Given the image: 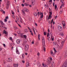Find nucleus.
<instances>
[{
  "mask_svg": "<svg viewBox=\"0 0 67 67\" xmlns=\"http://www.w3.org/2000/svg\"><path fill=\"white\" fill-rule=\"evenodd\" d=\"M42 45L43 46V50L44 51V52L46 51V48H45V40L44 38H43L42 39Z\"/></svg>",
  "mask_w": 67,
  "mask_h": 67,
  "instance_id": "1",
  "label": "nucleus"
},
{
  "mask_svg": "<svg viewBox=\"0 0 67 67\" xmlns=\"http://www.w3.org/2000/svg\"><path fill=\"white\" fill-rule=\"evenodd\" d=\"M38 15H40V20H42V13L41 12H38Z\"/></svg>",
  "mask_w": 67,
  "mask_h": 67,
  "instance_id": "2",
  "label": "nucleus"
},
{
  "mask_svg": "<svg viewBox=\"0 0 67 67\" xmlns=\"http://www.w3.org/2000/svg\"><path fill=\"white\" fill-rule=\"evenodd\" d=\"M18 16L20 20V22L21 23H24V22L23 21V20L22 19H21V17L20 16V15H18Z\"/></svg>",
  "mask_w": 67,
  "mask_h": 67,
  "instance_id": "3",
  "label": "nucleus"
},
{
  "mask_svg": "<svg viewBox=\"0 0 67 67\" xmlns=\"http://www.w3.org/2000/svg\"><path fill=\"white\" fill-rule=\"evenodd\" d=\"M67 60L65 61V62L63 66V67H67Z\"/></svg>",
  "mask_w": 67,
  "mask_h": 67,
  "instance_id": "4",
  "label": "nucleus"
},
{
  "mask_svg": "<svg viewBox=\"0 0 67 67\" xmlns=\"http://www.w3.org/2000/svg\"><path fill=\"white\" fill-rule=\"evenodd\" d=\"M31 4L32 5H34L35 4V0H32L31 1Z\"/></svg>",
  "mask_w": 67,
  "mask_h": 67,
  "instance_id": "5",
  "label": "nucleus"
},
{
  "mask_svg": "<svg viewBox=\"0 0 67 67\" xmlns=\"http://www.w3.org/2000/svg\"><path fill=\"white\" fill-rule=\"evenodd\" d=\"M7 62H12V58L11 57H10L9 58H8L7 60Z\"/></svg>",
  "mask_w": 67,
  "mask_h": 67,
  "instance_id": "6",
  "label": "nucleus"
},
{
  "mask_svg": "<svg viewBox=\"0 0 67 67\" xmlns=\"http://www.w3.org/2000/svg\"><path fill=\"white\" fill-rule=\"evenodd\" d=\"M29 49V46L27 45L25 47V49L26 51H27Z\"/></svg>",
  "mask_w": 67,
  "mask_h": 67,
  "instance_id": "7",
  "label": "nucleus"
},
{
  "mask_svg": "<svg viewBox=\"0 0 67 67\" xmlns=\"http://www.w3.org/2000/svg\"><path fill=\"white\" fill-rule=\"evenodd\" d=\"M17 33H18L19 36H20V37H22L23 35V34L20 33V32L19 31H18L17 32Z\"/></svg>",
  "mask_w": 67,
  "mask_h": 67,
  "instance_id": "8",
  "label": "nucleus"
},
{
  "mask_svg": "<svg viewBox=\"0 0 67 67\" xmlns=\"http://www.w3.org/2000/svg\"><path fill=\"white\" fill-rule=\"evenodd\" d=\"M62 26H58V30H59V31H62Z\"/></svg>",
  "mask_w": 67,
  "mask_h": 67,
  "instance_id": "9",
  "label": "nucleus"
},
{
  "mask_svg": "<svg viewBox=\"0 0 67 67\" xmlns=\"http://www.w3.org/2000/svg\"><path fill=\"white\" fill-rule=\"evenodd\" d=\"M16 52L17 54H20V53H19V52L18 48L17 47H16Z\"/></svg>",
  "mask_w": 67,
  "mask_h": 67,
  "instance_id": "10",
  "label": "nucleus"
},
{
  "mask_svg": "<svg viewBox=\"0 0 67 67\" xmlns=\"http://www.w3.org/2000/svg\"><path fill=\"white\" fill-rule=\"evenodd\" d=\"M13 66L14 67H16V66L17 67H18L19 65H18V64H14Z\"/></svg>",
  "mask_w": 67,
  "mask_h": 67,
  "instance_id": "11",
  "label": "nucleus"
},
{
  "mask_svg": "<svg viewBox=\"0 0 67 67\" xmlns=\"http://www.w3.org/2000/svg\"><path fill=\"white\" fill-rule=\"evenodd\" d=\"M42 65L43 67H48L47 65H45L44 64V63H43L42 64Z\"/></svg>",
  "mask_w": 67,
  "mask_h": 67,
  "instance_id": "12",
  "label": "nucleus"
},
{
  "mask_svg": "<svg viewBox=\"0 0 67 67\" xmlns=\"http://www.w3.org/2000/svg\"><path fill=\"white\" fill-rule=\"evenodd\" d=\"M52 67H53V66H54L55 65V63H54V61H53L52 63Z\"/></svg>",
  "mask_w": 67,
  "mask_h": 67,
  "instance_id": "13",
  "label": "nucleus"
},
{
  "mask_svg": "<svg viewBox=\"0 0 67 67\" xmlns=\"http://www.w3.org/2000/svg\"><path fill=\"white\" fill-rule=\"evenodd\" d=\"M64 45L63 44H61L60 46V49H62V48H63V46Z\"/></svg>",
  "mask_w": 67,
  "mask_h": 67,
  "instance_id": "14",
  "label": "nucleus"
},
{
  "mask_svg": "<svg viewBox=\"0 0 67 67\" xmlns=\"http://www.w3.org/2000/svg\"><path fill=\"white\" fill-rule=\"evenodd\" d=\"M16 42L17 44H19L20 43V41L19 40H16Z\"/></svg>",
  "mask_w": 67,
  "mask_h": 67,
  "instance_id": "15",
  "label": "nucleus"
},
{
  "mask_svg": "<svg viewBox=\"0 0 67 67\" xmlns=\"http://www.w3.org/2000/svg\"><path fill=\"white\" fill-rule=\"evenodd\" d=\"M24 11L26 12H27L29 11V10L26 8L25 9H24Z\"/></svg>",
  "mask_w": 67,
  "mask_h": 67,
  "instance_id": "16",
  "label": "nucleus"
},
{
  "mask_svg": "<svg viewBox=\"0 0 67 67\" xmlns=\"http://www.w3.org/2000/svg\"><path fill=\"white\" fill-rule=\"evenodd\" d=\"M3 34H8V32H6L5 30L3 31Z\"/></svg>",
  "mask_w": 67,
  "mask_h": 67,
  "instance_id": "17",
  "label": "nucleus"
},
{
  "mask_svg": "<svg viewBox=\"0 0 67 67\" xmlns=\"http://www.w3.org/2000/svg\"><path fill=\"white\" fill-rule=\"evenodd\" d=\"M22 14L23 15H25V12L24 11H23V10H22Z\"/></svg>",
  "mask_w": 67,
  "mask_h": 67,
  "instance_id": "18",
  "label": "nucleus"
},
{
  "mask_svg": "<svg viewBox=\"0 0 67 67\" xmlns=\"http://www.w3.org/2000/svg\"><path fill=\"white\" fill-rule=\"evenodd\" d=\"M29 63L28 62H27L26 63V67H29Z\"/></svg>",
  "mask_w": 67,
  "mask_h": 67,
  "instance_id": "19",
  "label": "nucleus"
},
{
  "mask_svg": "<svg viewBox=\"0 0 67 67\" xmlns=\"http://www.w3.org/2000/svg\"><path fill=\"white\" fill-rule=\"evenodd\" d=\"M24 54H22V59H24Z\"/></svg>",
  "mask_w": 67,
  "mask_h": 67,
  "instance_id": "20",
  "label": "nucleus"
},
{
  "mask_svg": "<svg viewBox=\"0 0 67 67\" xmlns=\"http://www.w3.org/2000/svg\"><path fill=\"white\" fill-rule=\"evenodd\" d=\"M52 16L51 15H49V17H48V20H49V19H50H50H51V18H52Z\"/></svg>",
  "mask_w": 67,
  "mask_h": 67,
  "instance_id": "21",
  "label": "nucleus"
},
{
  "mask_svg": "<svg viewBox=\"0 0 67 67\" xmlns=\"http://www.w3.org/2000/svg\"><path fill=\"white\" fill-rule=\"evenodd\" d=\"M64 42H65V41H61V45H64Z\"/></svg>",
  "mask_w": 67,
  "mask_h": 67,
  "instance_id": "22",
  "label": "nucleus"
},
{
  "mask_svg": "<svg viewBox=\"0 0 67 67\" xmlns=\"http://www.w3.org/2000/svg\"><path fill=\"white\" fill-rule=\"evenodd\" d=\"M24 32H25V33L28 32V31H27V30L26 29H24Z\"/></svg>",
  "mask_w": 67,
  "mask_h": 67,
  "instance_id": "23",
  "label": "nucleus"
},
{
  "mask_svg": "<svg viewBox=\"0 0 67 67\" xmlns=\"http://www.w3.org/2000/svg\"><path fill=\"white\" fill-rule=\"evenodd\" d=\"M54 51V54H56V53L57 52V51H56V49H55V48H53Z\"/></svg>",
  "mask_w": 67,
  "mask_h": 67,
  "instance_id": "24",
  "label": "nucleus"
},
{
  "mask_svg": "<svg viewBox=\"0 0 67 67\" xmlns=\"http://www.w3.org/2000/svg\"><path fill=\"white\" fill-rule=\"evenodd\" d=\"M34 15L35 16H37V14L36 12H35L34 13Z\"/></svg>",
  "mask_w": 67,
  "mask_h": 67,
  "instance_id": "25",
  "label": "nucleus"
},
{
  "mask_svg": "<svg viewBox=\"0 0 67 67\" xmlns=\"http://www.w3.org/2000/svg\"><path fill=\"white\" fill-rule=\"evenodd\" d=\"M38 39L39 41L40 40V34H39L38 35Z\"/></svg>",
  "mask_w": 67,
  "mask_h": 67,
  "instance_id": "26",
  "label": "nucleus"
},
{
  "mask_svg": "<svg viewBox=\"0 0 67 67\" xmlns=\"http://www.w3.org/2000/svg\"><path fill=\"white\" fill-rule=\"evenodd\" d=\"M9 4H7L6 5V9H9Z\"/></svg>",
  "mask_w": 67,
  "mask_h": 67,
  "instance_id": "27",
  "label": "nucleus"
},
{
  "mask_svg": "<svg viewBox=\"0 0 67 67\" xmlns=\"http://www.w3.org/2000/svg\"><path fill=\"white\" fill-rule=\"evenodd\" d=\"M62 23L63 25V24H65V21H62Z\"/></svg>",
  "mask_w": 67,
  "mask_h": 67,
  "instance_id": "28",
  "label": "nucleus"
},
{
  "mask_svg": "<svg viewBox=\"0 0 67 67\" xmlns=\"http://www.w3.org/2000/svg\"><path fill=\"white\" fill-rule=\"evenodd\" d=\"M49 13L50 14L49 15H51V16H52V12L51 11H50L49 12Z\"/></svg>",
  "mask_w": 67,
  "mask_h": 67,
  "instance_id": "29",
  "label": "nucleus"
},
{
  "mask_svg": "<svg viewBox=\"0 0 67 67\" xmlns=\"http://www.w3.org/2000/svg\"><path fill=\"white\" fill-rule=\"evenodd\" d=\"M23 36L25 38H26V37H27V36L25 35H23Z\"/></svg>",
  "mask_w": 67,
  "mask_h": 67,
  "instance_id": "30",
  "label": "nucleus"
},
{
  "mask_svg": "<svg viewBox=\"0 0 67 67\" xmlns=\"http://www.w3.org/2000/svg\"><path fill=\"white\" fill-rule=\"evenodd\" d=\"M16 19L18 21H19V18L18 16H16Z\"/></svg>",
  "mask_w": 67,
  "mask_h": 67,
  "instance_id": "31",
  "label": "nucleus"
},
{
  "mask_svg": "<svg viewBox=\"0 0 67 67\" xmlns=\"http://www.w3.org/2000/svg\"><path fill=\"white\" fill-rule=\"evenodd\" d=\"M51 53L52 55V56H53V57L54 56V54L53 53V52L52 51H51Z\"/></svg>",
  "mask_w": 67,
  "mask_h": 67,
  "instance_id": "32",
  "label": "nucleus"
},
{
  "mask_svg": "<svg viewBox=\"0 0 67 67\" xmlns=\"http://www.w3.org/2000/svg\"><path fill=\"white\" fill-rule=\"evenodd\" d=\"M60 35H61V36H64V34L61 33H60Z\"/></svg>",
  "mask_w": 67,
  "mask_h": 67,
  "instance_id": "33",
  "label": "nucleus"
},
{
  "mask_svg": "<svg viewBox=\"0 0 67 67\" xmlns=\"http://www.w3.org/2000/svg\"><path fill=\"white\" fill-rule=\"evenodd\" d=\"M51 38L52 39V41H53V40H54V38H53V35H51Z\"/></svg>",
  "mask_w": 67,
  "mask_h": 67,
  "instance_id": "34",
  "label": "nucleus"
},
{
  "mask_svg": "<svg viewBox=\"0 0 67 67\" xmlns=\"http://www.w3.org/2000/svg\"><path fill=\"white\" fill-rule=\"evenodd\" d=\"M9 38L10 41H13V39H12V37H10Z\"/></svg>",
  "mask_w": 67,
  "mask_h": 67,
  "instance_id": "35",
  "label": "nucleus"
},
{
  "mask_svg": "<svg viewBox=\"0 0 67 67\" xmlns=\"http://www.w3.org/2000/svg\"><path fill=\"white\" fill-rule=\"evenodd\" d=\"M63 9H62L61 10L60 12V14L62 13H63Z\"/></svg>",
  "mask_w": 67,
  "mask_h": 67,
  "instance_id": "36",
  "label": "nucleus"
},
{
  "mask_svg": "<svg viewBox=\"0 0 67 67\" xmlns=\"http://www.w3.org/2000/svg\"><path fill=\"white\" fill-rule=\"evenodd\" d=\"M0 23H1V24H2V25H3V24H4L3 23V22H2V21H0Z\"/></svg>",
  "mask_w": 67,
  "mask_h": 67,
  "instance_id": "37",
  "label": "nucleus"
},
{
  "mask_svg": "<svg viewBox=\"0 0 67 67\" xmlns=\"http://www.w3.org/2000/svg\"><path fill=\"white\" fill-rule=\"evenodd\" d=\"M66 25L65 24H64L63 25V27L64 28V29H65V26Z\"/></svg>",
  "mask_w": 67,
  "mask_h": 67,
  "instance_id": "38",
  "label": "nucleus"
},
{
  "mask_svg": "<svg viewBox=\"0 0 67 67\" xmlns=\"http://www.w3.org/2000/svg\"><path fill=\"white\" fill-rule=\"evenodd\" d=\"M44 35L45 36L46 35V32H45V31H44Z\"/></svg>",
  "mask_w": 67,
  "mask_h": 67,
  "instance_id": "39",
  "label": "nucleus"
},
{
  "mask_svg": "<svg viewBox=\"0 0 67 67\" xmlns=\"http://www.w3.org/2000/svg\"><path fill=\"white\" fill-rule=\"evenodd\" d=\"M18 28H17V27H14V30H17Z\"/></svg>",
  "mask_w": 67,
  "mask_h": 67,
  "instance_id": "40",
  "label": "nucleus"
},
{
  "mask_svg": "<svg viewBox=\"0 0 67 67\" xmlns=\"http://www.w3.org/2000/svg\"><path fill=\"white\" fill-rule=\"evenodd\" d=\"M54 8L55 9H57V5H56V4H55Z\"/></svg>",
  "mask_w": 67,
  "mask_h": 67,
  "instance_id": "41",
  "label": "nucleus"
},
{
  "mask_svg": "<svg viewBox=\"0 0 67 67\" xmlns=\"http://www.w3.org/2000/svg\"><path fill=\"white\" fill-rule=\"evenodd\" d=\"M12 14H13V15L14 14V13L13 12V11H12Z\"/></svg>",
  "mask_w": 67,
  "mask_h": 67,
  "instance_id": "42",
  "label": "nucleus"
},
{
  "mask_svg": "<svg viewBox=\"0 0 67 67\" xmlns=\"http://www.w3.org/2000/svg\"><path fill=\"white\" fill-rule=\"evenodd\" d=\"M56 43L55 42H53V45H56Z\"/></svg>",
  "mask_w": 67,
  "mask_h": 67,
  "instance_id": "43",
  "label": "nucleus"
},
{
  "mask_svg": "<svg viewBox=\"0 0 67 67\" xmlns=\"http://www.w3.org/2000/svg\"><path fill=\"white\" fill-rule=\"evenodd\" d=\"M25 5L26 6H27V5H29V4H27L26 3H25Z\"/></svg>",
  "mask_w": 67,
  "mask_h": 67,
  "instance_id": "44",
  "label": "nucleus"
},
{
  "mask_svg": "<svg viewBox=\"0 0 67 67\" xmlns=\"http://www.w3.org/2000/svg\"><path fill=\"white\" fill-rule=\"evenodd\" d=\"M34 30V33L36 35V33H35V30L34 29H33Z\"/></svg>",
  "mask_w": 67,
  "mask_h": 67,
  "instance_id": "45",
  "label": "nucleus"
},
{
  "mask_svg": "<svg viewBox=\"0 0 67 67\" xmlns=\"http://www.w3.org/2000/svg\"><path fill=\"white\" fill-rule=\"evenodd\" d=\"M40 53H37V55L38 56H40Z\"/></svg>",
  "mask_w": 67,
  "mask_h": 67,
  "instance_id": "46",
  "label": "nucleus"
},
{
  "mask_svg": "<svg viewBox=\"0 0 67 67\" xmlns=\"http://www.w3.org/2000/svg\"><path fill=\"white\" fill-rule=\"evenodd\" d=\"M54 20L53 19L52 20H51V24H52L53 23V20Z\"/></svg>",
  "mask_w": 67,
  "mask_h": 67,
  "instance_id": "47",
  "label": "nucleus"
},
{
  "mask_svg": "<svg viewBox=\"0 0 67 67\" xmlns=\"http://www.w3.org/2000/svg\"><path fill=\"white\" fill-rule=\"evenodd\" d=\"M12 17H13V19H14V18H15V17L14 16V15H12Z\"/></svg>",
  "mask_w": 67,
  "mask_h": 67,
  "instance_id": "48",
  "label": "nucleus"
},
{
  "mask_svg": "<svg viewBox=\"0 0 67 67\" xmlns=\"http://www.w3.org/2000/svg\"><path fill=\"white\" fill-rule=\"evenodd\" d=\"M61 6L62 7H64V4L63 3V4H62L61 5Z\"/></svg>",
  "mask_w": 67,
  "mask_h": 67,
  "instance_id": "49",
  "label": "nucleus"
},
{
  "mask_svg": "<svg viewBox=\"0 0 67 67\" xmlns=\"http://www.w3.org/2000/svg\"><path fill=\"white\" fill-rule=\"evenodd\" d=\"M7 21V19H5L4 21L5 22H6Z\"/></svg>",
  "mask_w": 67,
  "mask_h": 67,
  "instance_id": "50",
  "label": "nucleus"
},
{
  "mask_svg": "<svg viewBox=\"0 0 67 67\" xmlns=\"http://www.w3.org/2000/svg\"><path fill=\"white\" fill-rule=\"evenodd\" d=\"M3 46H4V47H5V44H3Z\"/></svg>",
  "mask_w": 67,
  "mask_h": 67,
  "instance_id": "51",
  "label": "nucleus"
},
{
  "mask_svg": "<svg viewBox=\"0 0 67 67\" xmlns=\"http://www.w3.org/2000/svg\"><path fill=\"white\" fill-rule=\"evenodd\" d=\"M49 33L48 32L47 34V37H48V35H49Z\"/></svg>",
  "mask_w": 67,
  "mask_h": 67,
  "instance_id": "52",
  "label": "nucleus"
},
{
  "mask_svg": "<svg viewBox=\"0 0 67 67\" xmlns=\"http://www.w3.org/2000/svg\"><path fill=\"white\" fill-rule=\"evenodd\" d=\"M22 63H23V64L25 63V61H24L23 60L22 61Z\"/></svg>",
  "mask_w": 67,
  "mask_h": 67,
  "instance_id": "53",
  "label": "nucleus"
},
{
  "mask_svg": "<svg viewBox=\"0 0 67 67\" xmlns=\"http://www.w3.org/2000/svg\"><path fill=\"white\" fill-rule=\"evenodd\" d=\"M18 24V26H19L20 27H21V25H20L19 24Z\"/></svg>",
  "mask_w": 67,
  "mask_h": 67,
  "instance_id": "54",
  "label": "nucleus"
},
{
  "mask_svg": "<svg viewBox=\"0 0 67 67\" xmlns=\"http://www.w3.org/2000/svg\"><path fill=\"white\" fill-rule=\"evenodd\" d=\"M49 11H50H50H52L51 9H50V8H49Z\"/></svg>",
  "mask_w": 67,
  "mask_h": 67,
  "instance_id": "55",
  "label": "nucleus"
},
{
  "mask_svg": "<svg viewBox=\"0 0 67 67\" xmlns=\"http://www.w3.org/2000/svg\"><path fill=\"white\" fill-rule=\"evenodd\" d=\"M0 11L2 12V11H3V10H2V9H0Z\"/></svg>",
  "mask_w": 67,
  "mask_h": 67,
  "instance_id": "56",
  "label": "nucleus"
},
{
  "mask_svg": "<svg viewBox=\"0 0 67 67\" xmlns=\"http://www.w3.org/2000/svg\"><path fill=\"white\" fill-rule=\"evenodd\" d=\"M53 7H54L55 6V2H54L53 3Z\"/></svg>",
  "mask_w": 67,
  "mask_h": 67,
  "instance_id": "57",
  "label": "nucleus"
},
{
  "mask_svg": "<svg viewBox=\"0 0 67 67\" xmlns=\"http://www.w3.org/2000/svg\"><path fill=\"white\" fill-rule=\"evenodd\" d=\"M2 12H3V13H5V12H4V11L3 10Z\"/></svg>",
  "mask_w": 67,
  "mask_h": 67,
  "instance_id": "58",
  "label": "nucleus"
},
{
  "mask_svg": "<svg viewBox=\"0 0 67 67\" xmlns=\"http://www.w3.org/2000/svg\"><path fill=\"white\" fill-rule=\"evenodd\" d=\"M5 19H8V16H7V17H5Z\"/></svg>",
  "mask_w": 67,
  "mask_h": 67,
  "instance_id": "59",
  "label": "nucleus"
},
{
  "mask_svg": "<svg viewBox=\"0 0 67 67\" xmlns=\"http://www.w3.org/2000/svg\"><path fill=\"white\" fill-rule=\"evenodd\" d=\"M21 5L22 7H24V4H21Z\"/></svg>",
  "mask_w": 67,
  "mask_h": 67,
  "instance_id": "60",
  "label": "nucleus"
},
{
  "mask_svg": "<svg viewBox=\"0 0 67 67\" xmlns=\"http://www.w3.org/2000/svg\"><path fill=\"white\" fill-rule=\"evenodd\" d=\"M50 1H49V2H52V0H50Z\"/></svg>",
  "mask_w": 67,
  "mask_h": 67,
  "instance_id": "61",
  "label": "nucleus"
},
{
  "mask_svg": "<svg viewBox=\"0 0 67 67\" xmlns=\"http://www.w3.org/2000/svg\"><path fill=\"white\" fill-rule=\"evenodd\" d=\"M25 54L26 55H27V53H25Z\"/></svg>",
  "mask_w": 67,
  "mask_h": 67,
  "instance_id": "62",
  "label": "nucleus"
},
{
  "mask_svg": "<svg viewBox=\"0 0 67 67\" xmlns=\"http://www.w3.org/2000/svg\"><path fill=\"white\" fill-rule=\"evenodd\" d=\"M51 21H49L48 22V23H49V24H51Z\"/></svg>",
  "mask_w": 67,
  "mask_h": 67,
  "instance_id": "63",
  "label": "nucleus"
},
{
  "mask_svg": "<svg viewBox=\"0 0 67 67\" xmlns=\"http://www.w3.org/2000/svg\"><path fill=\"white\" fill-rule=\"evenodd\" d=\"M31 43L32 44H34V42H33V41L32 42H31Z\"/></svg>",
  "mask_w": 67,
  "mask_h": 67,
  "instance_id": "64",
  "label": "nucleus"
}]
</instances>
